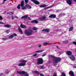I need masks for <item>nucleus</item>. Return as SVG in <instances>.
<instances>
[{
	"instance_id": "1",
	"label": "nucleus",
	"mask_w": 76,
	"mask_h": 76,
	"mask_svg": "<svg viewBox=\"0 0 76 76\" xmlns=\"http://www.w3.org/2000/svg\"><path fill=\"white\" fill-rule=\"evenodd\" d=\"M50 58H53V61L54 63H58L59 61H61V58H55L54 56L52 55H50Z\"/></svg>"
},
{
	"instance_id": "2",
	"label": "nucleus",
	"mask_w": 76,
	"mask_h": 76,
	"mask_svg": "<svg viewBox=\"0 0 76 76\" xmlns=\"http://www.w3.org/2000/svg\"><path fill=\"white\" fill-rule=\"evenodd\" d=\"M18 62H19L20 63L18 65V66L22 67V66H24L26 65V61L23 60H20L18 61Z\"/></svg>"
},
{
	"instance_id": "3",
	"label": "nucleus",
	"mask_w": 76,
	"mask_h": 76,
	"mask_svg": "<svg viewBox=\"0 0 76 76\" xmlns=\"http://www.w3.org/2000/svg\"><path fill=\"white\" fill-rule=\"evenodd\" d=\"M25 34L26 35H28V36H30V35H32L34 33V31L30 29L29 30V31L25 30L24 31Z\"/></svg>"
},
{
	"instance_id": "4",
	"label": "nucleus",
	"mask_w": 76,
	"mask_h": 76,
	"mask_svg": "<svg viewBox=\"0 0 76 76\" xmlns=\"http://www.w3.org/2000/svg\"><path fill=\"white\" fill-rule=\"evenodd\" d=\"M37 64L38 65L42 64L43 63V59L41 58H39L37 59Z\"/></svg>"
},
{
	"instance_id": "5",
	"label": "nucleus",
	"mask_w": 76,
	"mask_h": 76,
	"mask_svg": "<svg viewBox=\"0 0 76 76\" xmlns=\"http://www.w3.org/2000/svg\"><path fill=\"white\" fill-rule=\"evenodd\" d=\"M38 20L39 21H44V20H46V17L45 16L41 17L39 18Z\"/></svg>"
},
{
	"instance_id": "6",
	"label": "nucleus",
	"mask_w": 76,
	"mask_h": 76,
	"mask_svg": "<svg viewBox=\"0 0 76 76\" xmlns=\"http://www.w3.org/2000/svg\"><path fill=\"white\" fill-rule=\"evenodd\" d=\"M66 3L67 4H68L69 6H71L72 4V0H66Z\"/></svg>"
},
{
	"instance_id": "7",
	"label": "nucleus",
	"mask_w": 76,
	"mask_h": 76,
	"mask_svg": "<svg viewBox=\"0 0 76 76\" xmlns=\"http://www.w3.org/2000/svg\"><path fill=\"white\" fill-rule=\"evenodd\" d=\"M69 58L72 61H74L75 60V57L73 55H71V56H69Z\"/></svg>"
},
{
	"instance_id": "8",
	"label": "nucleus",
	"mask_w": 76,
	"mask_h": 76,
	"mask_svg": "<svg viewBox=\"0 0 76 76\" xmlns=\"http://www.w3.org/2000/svg\"><path fill=\"white\" fill-rule=\"evenodd\" d=\"M31 1L33 2H34V4H39V2L37 0H31Z\"/></svg>"
},
{
	"instance_id": "9",
	"label": "nucleus",
	"mask_w": 76,
	"mask_h": 76,
	"mask_svg": "<svg viewBox=\"0 0 76 76\" xmlns=\"http://www.w3.org/2000/svg\"><path fill=\"white\" fill-rule=\"evenodd\" d=\"M69 75L71 76H74V72L72 71H71L69 72Z\"/></svg>"
},
{
	"instance_id": "10",
	"label": "nucleus",
	"mask_w": 76,
	"mask_h": 76,
	"mask_svg": "<svg viewBox=\"0 0 76 76\" xmlns=\"http://www.w3.org/2000/svg\"><path fill=\"white\" fill-rule=\"evenodd\" d=\"M66 54L67 55H68V56H71L72 55V52L70 51H68L66 52Z\"/></svg>"
},
{
	"instance_id": "11",
	"label": "nucleus",
	"mask_w": 76,
	"mask_h": 76,
	"mask_svg": "<svg viewBox=\"0 0 76 76\" xmlns=\"http://www.w3.org/2000/svg\"><path fill=\"white\" fill-rule=\"evenodd\" d=\"M44 51H45L44 50L42 49L36 51L35 52L37 53H42V52H43Z\"/></svg>"
},
{
	"instance_id": "12",
	"label": "nucleus",
	"mask_w": 76,
	"mask_h": 76,
	"mask_svg": "<svg viewBox=\"0 0 76 76\" xmlns=\"http://www.w3.org/2000/svg\"><path fill=\"white\" fill-rule=\"evenodd\" d=\"M56 15H54V14H52V15H51L49 16V18H56Z\"/></svg>"
},
{
	"instance_id": "13",
	"label": "nucleus",
	"mask_w": 76,
	"mask_h": 76,
	"mask_svg": "<svg viewBox=\"0 0 76 76\" xmlns=\"http://www.w3.org/2000/svg\"><path fill=\"white\" fill-rule=\"evenodd\" d=\"M54 7V5H52L49 7H47L45 8L44 9V10H47V9H50V8H51L52 7Z\"/></svg>"
},
{
	"instance_id": "14",
	"label": "nucleus",
	"mask_w": 76,
	"mask_h": 76,
	"mask_svg": "<svg viewBox=\"0 0 76 76\" xmlns=\"http://www.w3.org/2000/svg\"><path fill=\"white\" fill-rule=\"evenodd\" d=\"M20 27H21V28H23V29H25V28H26V26H25L24 25H23L22 24H21Z\"/></svg>"
},
{
	"instance_id": "15",
	"label": "nucleus",
	"mask_w": 76,
	"mask_h": 76,
	"mask_svg": "<svg viewBox=\"0 0 76 76\" xmlns=\"http://www.w3.org/2000/svg\"><path fill=\"white\" fill-rule=\"evenodd\" d=\"M20 5L22 7H23L24 6V1L23 0L21 1Z\"/></svg>"
},
{
	"instance_id": "16",
	"label": "nucleus",
	"mask_w": 76,
	"mask_h": 76,
	"mask_svg": "<svg viewBox=\"0 0 76 76\" xmlns=\"http://www.w3.org/2000/svg\"><path fill=\"white\" fill-rule=\"evenodd\" d=\"M4 26L5 28H10L11 27V25L7 24L4 25Z\"/></svg>"
},
{
	"instance_id": "17",
	"label": "nucleus",
	"mask_w": 76,
	"mask_h": 76,
	"mask_svg": "<svg viewBox=\"0 0 76 76\" xmlns=\"http://www.w3.org/2000/svg\"><path fill=\"white\" fill-rule=\"evenodd\" d=\"M26 7H27L28 9H31V8H32L31 6L28 4H27L26 5Z\"/></svg>"
},
{
	"instance_id": "18",
	"label": "nucleus",
	"mask_w": 76,
	"mask_h": 76,
	"mask_svg": "<svg viewBox=\"0 0 76 76\" xmlns=\"http://www.w3.org/2000/svg\"><path fill=\"white\" fill-rule=\"evenodd\" d=\"M28 16V15H25L21 17V19H26V18H27Z\"/></svg>"
},
{
	"instance_id": "19",
	"label": "nucleus",
	"mask_w": 76,
	"mask_h": 76,
	"mask_svg": "<svg viewBox=\"0 0 76 76\" xmlns=\"http://www.w3.org/2000/svg\"><path fill=\"white\" fill-rule=\"evenodd\" d=\"M18 31L20 33H21L20 34H23V32H22V31L20 29V28L19 27L18 28Z\"/></svg>"
},
{
	"instance_id": "20",
	"label": "nucleus",
	"mask_w": 76,
	"mask_h": 76,
	"mask_svg": "<svg viewBox=\"0 0 76 76\" xmlns=\"http://www.w3.org/2000/svg\"><path fill=\"white\" fill-rule=\"evenodd\" d=\"M47 6V5L45 4L41 5L39 6L40 7H45Z\"/></svg>"
},
{
	"instance_id": "21",
	"label": "nucleus",
	"mask_w": 76,
	"mask_h": 76,
	"mask_svg": "<svg viewBox=\"0 0 76 76\" xmlns=\"http://www.w3.org/2000/svg\"><path fill=\"white\" fill-rule=\"evenodd\" d=\"M31 23H38L37 20H34L31 21Z\"/></svg>"
},
{
	"instance_id": "22",
	"label": "nucleus",
	"mask_w": 76,
	"mask_h": 76,
	"mask_svg": "<svg viewBox=\"0 0 76 76\" xmlns=\"http://www.w3.org/2000/svg\"><path fill=\"white\" fill-rule=\"evenodd\" d=\"M42 31H44L45 32H50V30L48 29H44L42 30Z\"/></svg>"
},
{
	"instance_id": "23",
	"label": "nucleus",
	"mask_w": 76,
	"mask_h": 76,
	"mask_svg": "<svg viewBox=\"0 0 76 76\" xmlns=\"http://www.w3.org/2000/svg\"><path fill=\"white\" fill-rule=\"evenodd\" d=\"M73 27H71L69 29V31H72L73 30Z\"/></svg>"
},
{
	"instance_id": "24",
	"label": "nucleus",
	"mask_w": 76,
	"mask_h": 76,
	"mask_svg": "<svg viewBox=\"0 0 76 76\" xmlns=\"http://www.w3.org/2000/svg\"><path fill=\"white\" fill-rule=\"evenodd\" d=\"M13 35H11L9 37V39H11L12 38H13Z\"/></svg>"
},
{
	"instance_id": "25",
	"label": "nucleus",
	"mask_w": 76,
	"mask_h": 76,
	"mask_svg": "<svg viewBox=\"0 0 76 76\" xmlns=\"http://www.w3.org/2000/svg\"><path fill=\"white\" fill-rule=\"evenodd\" d=\"M2 39V40H3V41H6V40H7V39H8V38L5 37V38H3Z\"/></svg>"
},
{
	"instance_id": "26",
	"label": "nucleus",
	"mask_w": 76,
	"mask_h": 76,
	"mask_svg": "<svg viewBox=\"0 0 76 76\" xmlns=\"http://www.w3.org/2000/svg\"><path fill=\"white\" fill-rule=\"evenodd\" d=\"M26 73V72H25V71H22L21 72V74H22L23 75H25Z\"/></svg>"
},
{
	"instance_id": "27",
	"label": "nucleus",
	"mask_w": 76,
	"mask_h": 76,
	"mask_svg": "<svg viewBox=\"0 0 76 76\" xmlns=\"http://www.w3.org/2000/svg\"><path fill=\"white\" fill-rule=\"evenodd\" d=\"M4 72H5V74H8L9 73V71L7 70H5L4 71Z\"/></svg>"
},
{
	"instance_id": "28",
	"label": "nucleus",
	"mask_w": 76,
	"mask_h": 76,
	"mask_svg": "<svg viewBox=\"0 0 76 76\" xmlns=\"http://www.w3.org/2000/svg\"><path fill=\"white\" fill-rule=\"evenodd\" d=\"M28 0H24V1L25 2V4H27V3H28Z\"/></svg>"
},
{
	"instance_id": "29",
	"label": "nucleus",
	"mask_w": 76,
	"mask_h": 76,
	"mask_svg": "<svg viewBox=\"0 0 76 76\" xmlns=\"http://www.w3.org/2000/svg\"><path fill=\"white\" fill-rule=\"evenodd\" d=\"M61 76H66L65 73L63 72L62 73Z\"/></svg>"
},
{
	"instance_id": "30",
	"label": "nucleus",
	"mask_w": 76,
	"mask_h": 76,
	"mask_svg": "<svg viewBox=\"0 0 76 76\" xmlns=\"http://www.w3.org/2000/svg\"><path fill=\"white\" fill-rule=\"evenodd\" d=\"M34 73H37V74L38 75L39 73V72L37 71H34Z\"/></svg>"
},
{
	"instance_id": "31",
	"label": "nucleus",
	"mask_w": 76,
	"mask_h": 76,
	"mask_svg": "<svg viewBox=\"0 0 76 76\" xmlns=\"http://www.w3.org/2000/svg\"><path fill=\"white\" fill-rule=\"evenodd\" d=\"M20 4H19L18 6H17V8L18 9H20Z\"/></svg>"
},
{
	"instance_id": "32",
	"label": "nucleus",
	"mask_w": 76,
	"mask_h": 76,
	"mask_svg": "<svg viewBox=\"0 0 76 76\" xmlns=\"http://www.w3.org/2000/svg\"><path fill=\"white\" fill-rule=\"evenodd\" d=\"M38 28H36V27H33V29L34 30V31H36V30H37V29Z\"/></svg>"
},
{
	"instance_id": "33",
	"label": "nucleus",
	"mask_w": 76,
	"mask_h": 76,
	"mask_svg": "<svg viewBox=\"0 0 76 76\" xmlns=\"http://www.w3.org/2000/svg\"><path fill=\"white\" fill-rule=\"evenodd\" d=\"M43 44H45V45H48V42H45L43 43Z\"/></svg>"
},
{
	"instance_id": "34",
	"label": "nucleus",
	"mask_w": 76,
	"mask_h": 76,
	"mask_svg": "<svg viewBox=\"0 0 76 76\" xmlns=\"http://www.w3.org/2000/svg\"><path fill=\"white\" fill-rule=\"evenodd\" d=\"M63 42L64 44H67L68 43V41H64Z\"/></svg>"
},
{
	"instance_id": "35",
	"label": "nucleus",
	"mask_w": 76,
	"mask_h": 76,
	"mask_svg": "<svg viewBox=\"0 0 76 76\" xmlns=\"http://www.w3.org/2000/svg\"><path fill=\"white\" fill-rule=\"evenodd\" d=\"M7 0H4L3 1V2L2 3V4H4V3H5V1H7Z\"/></svg>"
},
{
	"instance_id": "36",
	"label": "nucleus",
	"mask_w": 76,
	"mask_h": 76,
	"mask_svg": "<svg viewBox=\"0 0 76 76\" xmlns=\"http://www.w3.org/2000/svg\"><path fill=\"white\" fill-rule=\"evenodd\" d=\"M12 35H13V37H14V36L16 37V36H17V34L16 33H14V34H13Z\"/></svg>"
},
{
	"instance_id": "37",
	"label": "nucleus",
	"mask_w": 76,
	"mask_h": 76,
	"mask_svg": "<svg viewBox=\"0 0 76 76\" xmlns=\"http://www.w3.org/2000/svg\"><path fill=\"white\" fill-rule=\"evenodd\" d=\"M45 68L43 66H41V68H40V69H44Z\"/></svg>"
},
{
	"instance_id": "38",
	"label": "nucleus",
	"mask_w": 76,
	"mask_h": 76,
	"mask_svg": "<svg viewBox=\"0 0 76 76\" xmlns=\"http://www.w3.org/2000/svg\"><path fill=\"white\" fill-rule=\"evenodd\" d=\"M22 7V9H23V10H24V9H26V7Z\"/></svg>"
},
{
	"instance_id": "39",
	"label": "nucleus",
	"mask_w": 76,
	"mask_h": 76,
	"mask_svg": "<svg viewBox=\"0 0 76 76\" xmlns=\"http://www.w3.org/2000/svg\"><path fill=\"white\" fill-rule=\"evenodd\" d=\"M10 30H7L6 31V32L7 34H9V31Z\"/></svg>"
},
{
	"instance_id": "40",
	"label": "nucleus",
	"mask_w": 76,
	"mask_h": 76,
	"mask_svg": "<svg viewBox=\"0 0 76 76\" xmlns=\"http://www.w3.org/2000/svg\"><path fill=\"white\" fill-rule=\"evenodd\" d=\"M17 73H18V74H21V72L20 71H17Z\"/></svg>"
},
{
	"instance_id": "41",
	"label": "nucleus",
	"mask_w": 76,
	"mask_h": 76,
	"mask_svg": "<svg viewBox=\"0 0 76 76\" xmlns=\"http://www.w3.org/2000/svg\"><path fill=\"white\" fill-rule=\"evenodd\" d=\"M24 76H29V74L26 73V74L24 75Z\"/></svg>"
},
{
	"instance_id": "42",
	"label": "nucleus",
	"mask_w": 76,
	"mask_h": 76,
	"mask_svg": "<svg viewBox=\"0 0 76 76\" xmlns=\"http://www.w3.org/2000/svg\"><path fill=\"white\" fill-rule=\"evenodd\" d=\"M73 68H74V69L76 68V64L74 65Z\"/></svg>"
},
{
	"instance_id": "43",
	"label": "nucleus",
	"mask_w": 76,
	"mask_h": 76,
	"mask_svg": "<svg viewBox=\"0 0 76 76\" xmlns=\"http://www.w3.org/2000/svg\"><path fill=\"white\" fill-rule=\"evenodd\" d=\"M72 42L73 44H74V45H76V42L74 41V42Z\"/></svg>"
},
{
	"instance_id": "44",
	"label": "nucleus",
	"mask_w": 76,
	"mask_h": 76,
	"mask_svg": "<svg viewBox=\"0 0 76 76\" xmlns=\"http://www.w3.org/2000/svg\"><path fill=\"white\" fill-rule=\"evenodd\" d=\"M37 56V54H34L33 55V57H36V56Z\"/></svg>"
},
{
	"instance_id": "45",
	"label": "nucleus",
	"mask_w": 76,
	"mask_h": 76,
	"mask_svg": "<svg viewBox=\"0 0 76 76\" xmlns=\"http://www.w3.org/2000/svg\"><path fill=\"white\" fill-rule=\"evenodd\" d=\"M0 20H3V18L0 15Z\"/></svg>"
},
{
	"instance_id": "46",
	"label": "nucleus",
	"mask_w": 76,
	"mask_h": 76,
	"mask_svg": "<svg viewBox=\"0 0 76 76\" xmlns=\"http://www.w3.org/2000/svg\"><path fill=\"white\" fill-rule=\"evenodd\" d=\"M53 76H57V74L56 73H54Z\"/></svg>"
},
{
	"instance_id": "47",
	"label": "nucleus",
	"mask_w": 76,
	"mask_h": 76,
	"mask_svg": "<svg viewBox=\"0 0 76 76\" xmlns=\"http://www.w3.org/2000/svg\"><path fill=\"white\" fill-rule=\"evenodd\" d=\"M11 18L12 19H14V17H13V16H12L11 17Z\"/></svg>"
},
{
	"instance_id": "48",
	"label": "nucleus",
	"mask_w": 76,
	"mask_h": 76,
	"mask_svg": "<svg viewBox=\"0 0 76 76\" xmlns=\"http://www.w3.org/2000/svg\"><path fill=\"white\" fill-rule=\"evenodd\" d=\"M40 76H44V75L42 74H40Z\"/></svg>"
},
{
	"instance_id": "49",
	"label": "nucleus",
	"mask_w": 76,
	"mask_h": 76,
	"mask_svg": "<svg viewBox=\"0 0 76 76\" xmlns=\"http://www.w3.org/2000/svg\"><path fill=\"white\" fill-rule=\"evenodd\" d=\"M46 56V54H44L42 55V57H44V56Z\"/></svg>"
},
{
	"instance_id": "50",
	"label": "nucleus",
	"mask_w": 76,
	"mask_h": 76,
	"mask_svg": "<svg viewBox=\"0 0 76 76\" xmlns=\"http://www.w3.org/2000/svg\"><path fill=\"white\" fill-rule=\"evenodd\" d=\"M14 18H18V17L17 16H15Z\"/></svg>"
},
{
	"instance_id": "51",
	"label": "nucleus",
	"mask_w": 76,
	"mask_h": 76,
	"mask_svg": "<svg viewBox=\"0 0 76 76\" xmlns=\"http://www.w3.org/2000/svg\"><path fill=\"white\" fill-rule=\"evenodd\" d=\"M0 24H4V23L0 22Z\"/></svg>"
},
{
	"instance_id": "52",
	"label": "nucleus",
	"mask_w": 76,
	"mask_h": 76,
	"mask_svg": "<svg viewBox=\"0 0 76 76\" xmlns=\"http://www.w3.org/2000/svg\"><path fill=\"white\" fill-rule=\"evenodd\" d=\"M3 75V73H1L0 74V76H1V75Z\"/></svg>"
},
{
	"instance_id": "53",
	"label": "nucleus",
	"mask_w": 76,
	"mask_h": 76,
	"mask_svg": "<svg viewBox=\"0 0 76 76\" xmlns=\"http://www.w3.org/2000/svg\"><path fill=\"white\" fill-rule=\"evenodd\" d=\"M11 15H13V12H11Z\"/></svg>"
},
{
	"instance_id": "54",
	"label": "nucleus",
	"mask_w": 76,
	"mask_h": 76,
	"mask_svg": "<svg viewBox=\"0 0 76 76\" xmlns=\"http://www.w3.org/2000/svg\"><path fill=\"white\" fill-rule=\"evenodd\" d=\"M28 20H31V18H28Z\"/></svg>"
},
{
	"instance_id": "55",
	"label": "nucleus",
	"mask_w": 76,
	"mask_h": 76,
	"mask_svg": "<svg viewBox=\"0 0 76 76\" xmlns=\"http://www.w3.org/2000/svg\"><path fill=\"white\" fill-rule=\"evenodd\" d=\"M39 48L41 47V45H39Z\"/></svg>"
},
{
	"instance_id": "56",
	"label": "nucleus",
	"mask_w": 76,
	"mask_h": 76,
	"mask_svg": "<svg viewBox=\"0 0 76 76\" xmlns=\"http://www.w3.org/2000/svg\"><path fill=\"white\" fill-rule=\"evenodd\" d=\"M57 64H54V65H55V66H56V65H57Z\"/></svg>"
},
{
	"instance_id": "57",
	"label": "nucleus",
	"mask_w": 76,
	"mask_h": 76,
	"mask_svg": "<svg viewBox=\"0 0 76 76\" xmlns=\"http://www.w3.org/2000/svg\"><path fill=\"white\" fill-rule=\"evenodd\" d=\"M56 47L58 48V46H57Z\"/></svg>"
},
{
	"instance_id": "58",
	"label": "nucleus",
	"mask_w": 76,
	"mask_h": 76,
	"mask_svg": "<svg viewBox=\"0 0 76 76\" xmlns=\"http://www.w3.org/2000/svg\"><path fill=\"white\" fill-rule=\"evenodd\" d=\"M74 1H75L76 2V0H74Z\"/></svg>"
},
{
	"instance_id": "59",
	"label": "nucleus",
	"mask_w": 76,
	"mask_h": 76,
	"mask_svg": "<svg viewBox=\"0 0 76 76\" xmlns=\"http://www.w3.org/2000/svg\"><path fill=\"white\" fill-rule=\"evenodd\" d=\"M7 14H9V13L8 12H7Z\"/></svg>"
},
{
	"instance_id": "60",
	"label": "nucleus",
	"mask_w": 76,
	"mask_h": 76,
	"mask_svg": "<svg viewBox=\"0 0 76 76\" xmlns=\"http://www.w3.org/2000/svg\"><path fill=\"white\" fill-rule=\"evenodd\" d=\"M58 11H59V10H57V11H56V12H58Z\"/></svg>"
},
{
	"instance_id": "61",
	"label": "nucleus",
	"mask_w": 76,
	"mask_h": 76,
	"mask_svg": "<svg viewBox=\"0 0 76 76\" xmlns=\"http://www.w3.org/2000/svg\"><path fill=\"white\" fill-rule=\"evenodd\" d=\"M75 73H76V71L75 72Z\"/></svg>"
},
{
	"instance_id": "62",
	"label": "nucleus",
	"mask_w": 76,
	"mask_h": 76,
	"mask_svg": "<svg viewBox=\"0 0 76 76\" xmlns=\"http://www.w3.org/2000/svg\"><path fill=\"white\" fill-rule=\"evenodd\" d=\"M49 63H50V62H49Z\"/></svg>"
}]
</instances>
